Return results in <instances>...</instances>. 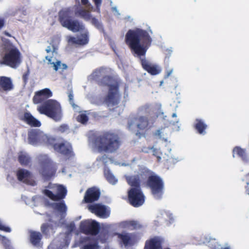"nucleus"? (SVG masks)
Here are the masks:
<instances>
[{
	"label": "nucleus",
	"mask_w": 249,
	"mask_h": 249,
	"mask_svg": "<svg viewBox=\"0 0 249 249\" xmlns=\"http://www.w3.org/2000/svg\"><path fill=\"white\" fill-rule=\"evenodd\" d=\"M51 249V246H49L48 248V249Z\"/></svg>",
	"instance_id": "052dcab7"
},
{
	"label": "nucleus",
	"mask_w": 249,
	"mask_h": 249,
	"mask_svg": "<svg viewBox=\"0 0 249 249\" xmlns=\"http://www.w3.org/2000/svg\"><path fill=\"white\" fill-rule=\"evenodd\" d=\"M14 86L10 78L0 76V91H9L12 90Z\"/></svg>",
	"instance_id": "4be33fe9"
},
{
	"label": "nucleus",
	"mask_w": 249,
	"mask_h": 249,
	"mask_svg": "<svg viewBox=\"0 0 249 249\" xmlns=\"http://www.w3.org/2000/svg\"><path fill=\"white\" fill-rule=\"evenodd\" d=\"M128 199L129 203L134 207H139L144 202L145 197L141 189L131 188L128 191Z\"/></svg>",
	"instance_id": "9d476101"
},
{
	"label": "nucleus",
	"mask_w": 249,
	"mask_h": 249,
	"mask_svg": "<svg viewBox=\"0 0 249 249\" xmlns=\"http://www.w3.org/2000/svg\"><path fill=\"white\" fill-rule=\"evenodd\" d=\"M148 149L152 150L153 155L157 158L158 162H160L161 160V156L162 155V153L160 151V149L154 148L153 147H149Z\"/></svg>",
	"instance_id": "f704fd0d"
},
{
	"label": "nucleus",
	"mask_w": 249,
	"mask_h": 249,
	"mask_svg": "<svg viewBox=\"0 0 249 249\" xmlns=\"http://www.w3.org/2000/svg\"><path fill=\"white\" fill-rule=\"evenodd\" d=\"M52 96L53 93L51 90L49 89L45 88L35 92L33 98V102L35 104H43Z\"/></svg>",
	"instance_id": "ddd939ff"
},
{
	"label": "nucleus",
	"mask_w": 249,
	"mask_h": 249,
	"mask_svg": "<svg viewBox=\"0 0 249 249\" xmlns=\"http://www.w3.org/2000/svg\"><path fill=\"white\" fill-rule=\"evenodd\" d=\"M39 173L46 180L50 179L56 173V168L52 160L46 155L39 157Z\"/></svg>",
	"instance_id": "0eeeda50"
},
{
	"label": "nucleus",
	"mask_w": 249,
	"mask_h": 249,
	"mask_svg": "<svg viewBox=\"0 0 249 249\" xmlns=\"http://www.w3.org/2000/svg\"><path fill=\"white\" fill-rule=\"evenodd\" d=\"M68 97L70 103L72 105V106H74V104L73 103V95L72 91H70L69 92Z\"/></svg>",
	"instance_id": "09e8293b"
},
{
	"label": "nucleus",
	"mask_w": 249,
	"mask_h": 249,
	"mask_svg": "<svg viewBox=\"0 0 249 249\" xmlns=\"http://www.w3.org/2000/svg\"><path fill=\"white\" fill-rule=\"evenodd\" d=\"M52 56H46L45 57L46 59L48 61V64L53 65L54 71H57L59 69L63 71L68 68V66L66 64L61 63L59 60H57L55 62H52Z\"/></svg>",
	"instance_id": "a878e982"
},
{
	"label": "nucleus",
	"mask_w": 249,
	"mask_h": 249,
	"mask_svg": "<svg viewBox=\"0 0 249 249\" xmlns=\"http://www.w3.org/2000/svg\"><path fill=\"white\" fill-rule=\"evenodd\" d=\"M74 14L76 16L80 17L86 21L90 20L91 18V15L90 12L81 7L77 8V9L75 11Z\"/></svg>",
	"instance_id": "cd10ccee"
},
{
	"label": "nucleus",
	"mask_w": 249,
	"mask_h": 249,
	"mask_svg": "<svg viewBox=\"0 0 249 249\" xmlns=\"http://www.w3.org/2000/svg\"><path fill=\"white\" fill-rule=\"evenodd\" d=\"M4 34H5L6 36H9V37H11V35H10L9 33L7 32H4Z\"/></svg>",
	"instance_id": "13d9d810"
},
{
	"label": "nucleus",
	"mask_w": 249,
	"mask_h": 249,
	"mask_svg": "<svg viewBox=\"0 0 249 249\" xmlns=\"http://www.w3.org/2000/svg\"><path fill=\"white\" fill-rule=\"evenodd\" d=\"M164 239L160 236H154L146 240L144 249H163Z\"/></svg>",
	"instance_id": "dca6fc26"
},
{
	"label": "nucleus",
	"mask_w": 249,
	"mask_h": 249,
	"mask_svg": "<svg viewBox=\"0 0 249 249\" xmlns=\"http://www.w3.org/2000/svg\"><path fill=\"white\" fill-rule=\"evenodd\" d=\"M5 21L4 19L0 18V29H1L4 25Z\"/></svg>",
	"instance_id": "603ef678"
},
{
	"label": "nucleus",
	"mask_w": 249,
	"mask_h": 249,
	"mask_svg": "<svg viewBox=\"0 0 249 249\" xmlns=\"http://www.w3.org/2000/svg\"><path fill=\"white\" fill-rule=\"evenodd\" d=\"M79 229L80 231L86 235L95 236L99 232L100 226L95 220L88 219L80 222Z\"/></svg>",
	"instance_id": "1a4fd4ad"
},
{
	"label": "nucleus",
	"mask_w": 249,
	"mask_h": 249,
	"mask_svg": "<svg viewBox=\"0 0 249 249\" xmlns=\"http://www.w3.org/2000/svg\"><path fill=\"white\" fill-rule=\"evenodd\" d=\"M73 10L71 7L61 9L58 12V21L63 27L73 32L84 31L85 26L77 19L72 18Z\"/></svg>",
	"instance_id": "7ed1b4c3"
},
{
	"label": "nucleus",
	"mask_w": 249,
	"mask_h": 249,
	"mask_svg": "<svg viewBox=\"0 0 249 249\" xmlns=\"http://www.w3.org/2000/svg\"><path fill=\"white\" fill-rule=\"evenodd\" d=\"M90 238L89 237H85L81 239L80 240V242L81 243H86L87 242H89L90 240Z\"/></svg>",
	"instance_id": "3c124183"
},
{
	"label": "nucleus",
	"mask_w": 249,
	"mask_h": 249,
	"mask_svg": "<svg viewBox=\"0 0 249 249\" xmlns=\"http://www.w3.org/2000/svg\"><path fill=\"white\" fill-rule=\"evenodd\" d=\"M22 56L20 51L17 47H13L6 51L1 60L0 64L16 69L21 63Z\"/></svg>",
	"instance_id": "423d86ee"
},
{
	"label": "nucleus",
	"mask_w": 249,
	"mask_h": 249,
	"mask_svg": "<svg viewBox=\"0 0 249 249\" xmlns=\"http://www.w3.org/2000/svg\"><path fill=\"white\" fill-rule=\"evenodd\" d=\"M127 127L129 130L135 131L136 136L141 138L145 136L151 126L147 117L137 116L128 120Z\"/></svg>",
	"instance_id": "20e7f679"
},
{
	"label": "nucleus",
	"mask_w": 249,
	"mask_h": 249,
	"mask_svg": "<svg viewBox=\"0 0 249 249\" xmlns=\"http://www.w3.org/2000/svg\"><path fill=\"white\" fill-rule=\"evenodd\" d=\"M16 175L19 181L29 183V180L31 176L30 171L24 169H19L17 171Z\"/></svg>",
	"instance_id": "393cba45"
},
{
	"label": "nucleus",
	"mask_w": 249,
	"mask_h": 249,
	"mask_svg": "<svg viewBox=\"0 0 249 249\" xmlns=\"http://www.w3.org/2000/svg\"><path fill=\"white\" fill-rule=\"evenodd\" d=\"M40 132L37 130H32L28 134V139L30 143L32 144H36L39 141Z\"/></svg>",
	"instance_id": "bb28decb"
},
{
	"label": "nucleus",
	"mask_w": 249,
	"mask_h": 249,
	"mask_svg": "<svg viewBox=\"0 0 249 249\" xmlns=\"http://www.w3.org/2000/svg\"><path fill=\"white\" fill-rule=\"evenodd\" d=\"M52 188L54 192L56 193V194H54L51 191L47 189L43 191V193L50 199L57 201L65 197L67 191L66 188L63 185H54Z\"/></svg>",
	"instance_id": "9b49d317"
},
{
	"label": "nucleus",
	"mask_w": 249,
	"mask_h": 249,
	"mask_svg": "<svg viewBox=\"0 0 249 249\" xmlns=\"http://www.w3.org/2000/svg\"><path fill=\"white\" fill-rule=\"evenodd\" d=\"M97 83L100 86L108 87V89H111L113 86H117V87H119L120 86V81L109 75L103 76L98 81Z\"/></svg>",
	"instance_id": "f3484780"
},
{
	"label": "nucleus",
	"mask_w": 249,
	"mask_h": 249,
	"mask_svg": "<svg viewBox=\"0 0 249 249\" xmlns=\"http://www.w3.org/2000/svg\"><path fill=\"white\" fill-rule=\"evenodd\" d=\"M91 23L96 28L98 29H101L102 28V25L101 23L99 22V21L95 18V17H92L91 16L90 18Z\"/></svg>",
	"instance_id": "4c0bfd02"
},
{
	"label": "nucleus",
	"mask_w": 249,
	"mask_h": 249,
	"mask_svg": "<svg viewBox=\"0 0 249 249\" xmlns=\"http://www.w3.org/2000/svg\"><path fill=\"white\" fill-rule=\"evenodd\" d=\"M46 143L48 145L52 146L54 149V145H58V143H55V139L53 138H47L46 140Z\"/></svg>",
	"instance_id": "79ce46f5"
},
{
	"label": "nucleus",
	"mask_w": 249,
	"mask_h": 249,
	"mask_svg": "<svg viewBox=\"0 0 249 249\" xmlns=\"http://www.w3.org/2000/svg\"><path fill=\"white\" fill-rule=\"evenodd\" d=\"M89 120V118L86 114H81L77 117V121L82 124H85Z\"/></svg>",
	"instance_id": "e433bc0d"
},
{
	"label": "nucleus",
	"mask_w": 249,
	"mask_h": 249,
	"mask_svg": "<svg viewBox=\"0 0 249 249\" xmlns=\"http://www.w3.org/2000/svg\"><path fill=\"white\" fill-rule=\"evenodd\" d=\"M233 156L234 157L235 154L241 158L243 160H246L247 158V154L244 149L240 147L236 146L232 151Z\"/></svg>",
	"instance_id": "7c9ffc66"
},
{
	"label": "nucleus",
	"mask_w": 249,
	"mask_h": 249,
	"mask_svg": "<svg viewBox=\"0 0 249 249\" xmlns=\"http://www.w3.org/2000/svg\"><path fill=\"white\" fill-rule=\"evenodd\" d=\"M67 227L68 230L70 231L71 232L75 229V224L73 223H71L70 224L67 225Z\"/></svg>",
	"instance_id": "8fccbe9b"
},
{
	"label": "nucleus",
	"mask_w": 249,
	"mask_h": 249,
	"mask_svg": "<svg viewBox=\"0 0 249 249\" xmlns=\"http://www.w3.org/2000/svg\"><path fill=\"white\" fill-rule=\"evenodd\" d=\"M122 144L119 134L112 131H106L98 135L94 140V144L100 152L113 153Z\"/></svg>",
	"instance_id": "f03ea898"
},
{
	"label": "nucleus",
	"mask_w": 249,
	"mask_h": 249,
	"mask_svg": "<svg viewBox=\"0 0 249 249\" xmlns=\"http://www.w3.org/2000/svg\"><path fill=\"white\" fill-rule=\"evenodd\" d=\"M0 230L4 231L7 232H9L11 231V229L9 227L5 226L0 222Z\"/></svg>",
	"instance_id": "a18cd8bd"
},
{
	"label": "nucleus",
	"mask_w": 249,
	"mask_h": 249,
	"mask_svg": "<svg viewBox=\"0 0 249 249\" xmlns=\"http://www.w3.org/2000/svg\"><path fill=\"white\" fill-rule=\"evenodd\" d=\"M18 161L22 166H27L31 161L30 157L26 153L20 152L18 156Z\"/></svg>",
	"instance_id": "c756f323"
},
{
	"label": "nucleus",
	"mask_w": 249,
	"mask_h": 249,
	"mask_svg": "<svg viewBox=\"0 0 249 249\" xmlns=\"http://www.w3.org/2000/svg\"><path fill=\"white\" fill-rule=\"evenodd\" d=\"M98 246L97 243L90 244L84 245L82 249H98Z\"/></svg>",
	"instance_id": "37998d69"
},
{
	"label": "nucleus",
	"mask_w": 249,
	"mask_h": 249,
	"mask_svg": "<svg viewBox=\"0 0 249 249\" xmlns=\"http://www.w3.org/2000/svg\"><path fill=\"white\" fill-rule=\"evenodd\" d=\"M151 42L148 33L140 28L129 30L125 35L126 44L139 56L145 55Z\"/></svg>",
	"instance_id": "f257e3e1"
},
{
	"label": "nucleus",
	"mask_w": 249,
	"mask_h": 249,
	"mask_svg": "<svg viewBox=\"0 0 249 249\" xmlns=\"http://www.w3.org/2000/svg\"><path fill=\"white\" fill-rule=\"evenodd\" d=\"M54 150L62 155L70 158L74 156L71 144L67 142H64L58 145H54Z\"/></svg>",
	"instance_id": "4468645a"
},
{
	"label": "nucleus",
	"mask_w": 249,
	"mask_h": 249,
	"mask_svg": "<svg viewBox=\"0 0 249 249\" xmlns=\"http://www.w3.org/2000/svg\"><path fill=\"white\" fill-rule=\"evenodd\" d=\"M126 180L127 183L132 187L131 188L141 189V176L140 175H135L127 176L126 177Z\"/></svg>",
	"instance_id": "b1692460"
},
{
	"label": "nucleus",
	"mask_w": 249,
	"mask_h": 249,
	"mask_svg": "<svg viewBox=\"0 0 249 249\" xmlns=\"http://www.w3.org/2000/svg\"><path fill=\"white\" fill-rule=\"evenodd\" d=\"M89 41V33L88 32L82 34L80 37L76 38L72 36H69L68 37V42L72 45H78L79 46H84L88 43Z\"/></svg>",
	"instance_id": "a211bd4d"
},
{
	"label": "nucleus",
	"mask_w": 249,
	"mask_h": 249,
	"mask_svg": "<svg viewBox=\"0 0 249 249\" xmlns=\"http://www.w3.org/2000/svg\"><path fill=\"white\" fill-rule=\"evenodd\" d=\"M81 0L82 4L84 5H86L89 2L88 0Z\"/></svg>",
	"instance_id": "6e6d98bb"
},
{
	"label": "nucleus",
	"mask_w": 249,
	"mask_h": 249,
	"mask_svg": "<svg viewBox=\"0 0 249 249\" xmlns=\"http://www.w3.org/2000/svg\"><path fill=\"white\" fill-rule=\"evenodd\" d=\"M89 210L93 213L101 217H106L107 209L105 206L100 204H95L89 206Z\"/></svg>",
	"instance_id": "aec40b11"
},
{
	"label": "nucleus",
	"mask_w": 249,
	"mask_h": 249,
	"mask_svg": "<svg viewBox=\"0 0 249 249\" xmlns=\"http://www.w3.org/2000/svg\"><path fill=\"white\" fill-rule=\"evenodd\" d=\"M195 129L200 134H205V130L207 128V125L201 119H197L194 125Z\"/></svg>",
	"instance_id": "c85d7f7f"
},
{
	"label": "nucleus",
	"mask_w": 249,
	"mask_h": 249,
	"mask_svg": "<svg viewBox=\"0 0 249 249\" xmlns=\"http://www.w3.org/2000/svg\"><path fill=\"white\" fill-rule=\"evenodd\" d=\"M98 11H100V7L102 4V0H92Z\"/></svg>",
	"instance_id": "de8ad7c7"
},
{
	"label": "nucleus",
	"mask_w": 249,
	"mask_h": 249,
	"mask_svg": "<svg viewBox=\"0 0 249 249\" xmlns=\"http://www.w3.org/2000/svg\"><path fill=\"white\" fill-rule=\"evenodd\" d=\"M129 225L130 226L132 227L133 229H140L142 228V225L136 221H130Z\"/></svg>",
	"instance_id": "ea45409f"
},
{
	"label": "nucleus",
	"mask_w": 249,
	"mask_h": 249,
	"mask_svg": "<svg viewBox=\"0 0 249 249\" xmlns=\"http://www.w3.org/2000/svg\"><path fill=\"white\" fill-rule=\"evenodd\" d=\"M161 130L160 129L157 130L155 132V135L156 136H159V137H161Z\"/></svg>",
	"instance_id": "5fc2aeb1"
},
{
	"label": "nucleus",
	"mask_w": 249,
	"mask_h": 249,
	"mask_svg": "<svg viewBox=\"0 0 249 249\" xmlns=\"http://www.w3.org/2000/svg\"><path fill=\"white\" fill-rule=\"evenodd\" d=\"M2 45L5 50V52L13 47H16L8 39L5 38L2 39Z\"/></svg>",
	"instance_id": "c9c22d12"
},
{
	"label": "nucleus",
	"mask_w": 249,
	"mask_h": 249,
	"mask_svg": "<svg viewBox=\"0 0 249 249\" xmlns=\"http://www.w3.org/2000/svg\"><path fill=\"white\" fill-rule=\"evenodd\" d=\"M176 116H177V115H176V113H173V114H172V117H176Z\"/></svg>",
	"instance_id": "bf43d9fd"
},
{
	"label": "nucleus",
	"mask_w": 249,
	"mask_h": 249,
	"mask_svg": "<svg viewBox=\"0 0 249 249\" xmlns=\"http://www.w3.org/2000/svg\"><path fill=\"white\" fill-rule=\"evenodd\" d=\"M173 70H170L166 71L165 77H168L172 73Z\"/></svg>",
	"instance_id": "864d4df0"
},
{
	"label": "nucleus",
	"mask_w": 249,
	"mask_h": 249,
	"mask_svg": "<svg viewBox=\"0 0 249 249\" xmlns=\"http://www.w3.org/2000/svg\"><path fill=\"white\" fill-rule=\"evenodd\" d=\"M118 237L125 246H127L131 243V238L128 233H119Z\"/></svg>",
	"instance_id": "2f4dec72"
},
{
	"label": "nucleus",
	"mask_w": 249,
	"mask_h": 249,
	"mask_svg": "<svg viewBox=\"0 0 249 249\" xmlns=\"http://www.w3.org/2000/svg\"><path fill=\"white\" fill-rule=\"evenodd\" d=\"M27 75H28V74H24L23 75V79H24V81H26L27 80Z\"/></svg>",
	"instance_id": "4d7b16f0"
},
{
	"label": "nucleus",
	"mask_w": 249,
	"mask_h": 249,
	"mask_svg": "<svg viewBox=\"0 0 249 249\" xmlns=\"http://www.w3.org/2000/svg\"><path fill=\"white\" fill-rule=\"evenodd\" d=\"M101 193L99 189L95 187L89 188L86 191L84 197V201L85 203H92L98 200Z\"/></svg>",
	"instance_id": "2eb2a0df"
},
{
	"label": "nucleus",
	"mask_w": 249,
	"mask_h": 249,
	"mask_svg": "<svg viewBox=\"0 0 249 249\" xmlns=\"http://www.w3.org/2000/svg\"><path fill=\"white\" fill-rule=\"evenodd\" d=\"M69 129V126L68 125L63 124L61 125L59 128L58 130L61 132H64L65 131H67Z\"/></svg>",
	"instance_id": "49530a36"
},
{
	"label": "nucleus",
	"mask_w": 249,
	"mask_h": 249,
	"mask_svg": "<svg viewBox=\"0 0 249 249\" xmlns=\"http://www.w3.org/2000/svg\"><path fill=\"white\" fill-rule=\"evenodd\" d=\"M53 206L54 209L62 213L67 210V207L64 202L54 203Z\"/></svg>",
	"instance_id": "72a5a7b5"
},
{
	"label": "nucleus",
	"mask_w": 249,
	"mask_h": 249,
	"mask_svg": "<svg viewBox=\"0 0 249 249\" xmlns=\"http://www.w3.org/2000/svg\"><path fill=\"white\" fill-rule=\"evenodd\" d=\"M119 87L117 86H113L111 89H108L107 95L104 98V103L108 107L117 105L120 100V94L119 92Z\"/></svg>",
	"instance_id": "f8f14e48"
},
{
	"label": "nucleus",
	"mask_w": 249,
	"mask_h": 249,
	"mask_svg": "<svg viewBox=\"0 0 249 249\" xmlns=\"http://www.w3.org/2000/svg\"><path fill=\"white\" fill-rule=\"evenodd\" d=\"M42 238V234L39 231H31L29 232V240L34 246L39 247L42 245L41 243Z\"/></svg>",
	"instance_id": "5701e85b"
},
{
	"label": "nucleus",
	"mask_w": 249,
	"mask_h": 249,
	"mask_svg": "<svg viewBox=\"0 0 249 249\" xmlns=\"http://www.w3.org/2000/svg\"><path fill=\"white\" fill-rule=\"evenodd\" d=\"M147 184L150 188L154 197L160 199L163 193L164 183L162 179L157 175L150 176L147 180Z\"/></svg>",
	"instance_id": "6e6552de"
},
{
	"label": "nucleus",
	"mask_w": 249,
	"mask_h": 249,
	"mask_svg": "<svg viewBox=\"0 0 249 249\" xmlns=\"http://www.w3.org/2000/svg\"><path fill=\"white\" fill-rule=\"evenodd\" d=\"M105 176H106V179L107 180V181L109 183H110L112 184H114L116 183L117 180L116 179L114 176L110 173L108 172L107 173H106Z\"/></svg>",
	"instance_id": "58836bf2"
},
{
	"label": "nucleus",
	"mask_w": 249,
	"mask_h": 249,
	"mask_svg": "<svg viewBox=\"0 0 249 249\" xmlns=\"http://www.w3.org/2000/svg\"><path fill=\"white\" fill-rule=\"evenodd\" d=\"M246 185L245 186L246 192L249 195V173L246 177Z\"/></svg>",
	"instance_id": "c03bdc74"
},
{
	"label": "nucleus",
	"mask_w": 249,
	"mask_h": 249,
	"mask_svg": "<svg viewBox=\"0 0 249 249\" xmlns=\"http://www.w3.org/2000/svg\"><path fill=\"white\" fill-rule=\"evenodd\" d=\"M37 109L40 114H45L55 120L60 118V105L55 100H48L38 107Z\"/></svg>",
	"instance_id": "39448f33"
},
{
	"label": "nucleus",
	"mask_w": 249,
	"mask_h": 249,
	"mask_svg": "<svg viewBox=\"0 0 249 249\" xmlns=\"http://www.w3.org/2000/svg\"><path fill=\"white\" fill-rule=\"evenodd\" d=\"M53 40L52 41V42L50 43V46H48L46 49V51L47 53H49L51 52H54L57 49V47L53 43Z\"/></svg>",
	"instance_id": "a19ab883"
},
{
	"label": "nucleus",
	"mask_w": 249,
	"mask_h": 249,
	"mask_svg": "<svg viewBox=\"0 0 249 249\" xmlns=\"http://www.w3.org/2000/svg\"><path fill=\"white\" fill-rule=\"evenodd\" d=\"M53 226L52 224L49 223H43L41 226V231L42 233L48 235L50 231H53Z\"/></svg>",
	"instance_id": "473e14b6"
},
{
	"label": "nucleus",
	"mask_w": 249,
	"mask_h": 249,
	"mask_svg": "<svg viewBox=\"0 0 249 249\" xmlns=\"http://www.w3.org/2000/svg\"><path fill=\"white\" fill-rule=\"evenodd\" d=\"M140 61L142 68L150 74L155 75L160 72L161 70L159 67L152 65L145 58H141Z\"/></svg>",
	"instance_id": "6ab92c4d"
},
{
	"label": "nucleus",
	"mask_w": 249,
	"mask_h": 249,
	"mask_svg": "<svg viewBox=\"0 0 249 249\" xmlns=\"http://www.w3.org/2000/svg\"><path fill=\"white\" fill-rule=\"evenodd\" d=\"M21 119L31 127H38L41 125L40 122L36 119L29 112H25Z\"/></svg>",
	"instance_id": "412c9836"
}]
</instances>
